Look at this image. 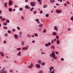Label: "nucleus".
Listing matches in <instances>:
<instances>
[{"mask_svg":"<svg viewBox=\"0 0 73 73\" xmlns=\"http://www.w3.org/2000/svg\"><path fill=\"white\" fill-rule=\"evenodd\" d=\"M36 3L34 2H31L30 3V5L32 6V7H34L35 6Z\"/></svg>","mask_w":73,"mask_h":73,"instance_id":"obj_1","label":"nucleus"},{"mask_svg":"<svg viewBox=\"0 0 73 73\" xmlns=\"http://www.w3.org/2000/svg\"><path fill=\"white\" fill-rule=\"evenodd\" d=\"M55 52H52V54H50V57H51V58H53V56H55Z\"/></svg>","mask_w":73,"mask_h":73,"instance_id":"obj_2","label":"nucleus"},{"mask_svg":"<svg viewBox=\"0 0 73 73\" xmlns=\"http://www.w3.org/2000/svg\"><path fill=\"white\" fill-rule=\"evenodd\" d=\"M56 13H57L58 14H60V13H61L62 12V11H61V10H59L58 9H57L56 10Z\"/></svg>","mask_w":73,"mask_h":73,"instance_id":"obj_3","label":"nucleus"},{"mask_svg":"<svg viewBox=\"0 0 73 73\" xmlns=\"http://www.w3.org/2000/svg\"><path fill=\"white\" fill-rule=\"evenodd\" d=\"M0 73H7V71L4 70H1Z\"/></svg>","mask_w":73,"mask_h":73,"instance_id":"obj_4","label":"nucleus"},{"mask_svg":"<svg viewBox=\"0 0 73 73\" xmlns=\"http://www.w3.org/2000/svg\"><path fill=\"white\" fill-rule=\"evenodd\" d=\"M33 67V64L32 63H31V65L28 66V68L29 69H32Z\"/></svg>","mask_w":73,"mask_h":73,"instance_id":"obj_5","label":"nucleus"},{"mask_svg":"<svg viewBox=\"0 0 73 73\" xmlns=\"http://www.w3.org/2000/svg\"><path fill=\"white\" fill-rule=\"evenodd\" d=\"M12 1L11 0H10L9 3V5H10V6H11V5H12Z\"/></svg>","mask_w":73,"mask_h":73,"instance_id":"obj_6","label":"nucleus"},{"mask_svg":"<svg viewBox=\"0 0 73 73\" xmlns=\"http://www.w3.org/2000/svg\"><path fill=\"white\" fill-rule=\"evenodd\" d=\"M14 37L15 39H18L19 38V36L16 34H15L14 35Z\"/></svg>","mask_w":73,"mask_h":73,"instance_id":"obj_7","label":"nucleus"},{"mask_svg":"<svg viewBox=\"0 0 73 73\" xmlns=\"http://www.w3.org/2000/svg\"><path fill=\"white\" fill-rule=\"evenodd\" d=\"M53 69H54V67L53 66H51V67H50L49 68V69H50V72H52V70H53Z\"/></svg>","mask_w":73,"mask_h":73,"instance_id":"obj_8","label":"nucleus"},{"mask_svg":"<svg viewBox=\"0 0 73 73\" xmlns=\"http://www.w3.org/2000/svg\"><path fill=\"white\" fill-rule=\"evenodd\" d=\"M36 68H40V64H36Z\"/></svg>","mask_w":73,"mask_h":73,"instance_id":"obj_9","label":"nucleus"},{"mask_svg":"<svg viewBox=\"0 0 73 73\" xmlns=\"http://www.w3.org/2000/svg\"><path fill=\"white\" fill-rule=\"evenodd\" d=\"M23 50H28V48L27 47H25L23 48Z\"/></svg>","mask_w":73,"mask_h":73,"instance_id":"obj_10","label":"nucleus"},{"mask_svg":"<svg viewBox=\"0 0 73 73\" xmlns=\"http://www.w3.org/2000/svg\"><path fill=\"white\" fill-rule=\"evenodd\" d=\"M19 36L20 38H21V36H22V32H19Z\"/></svg>","mask_w":73,"mask_h":73,"instance_id":"obj_11","label":"nucleus"},{"mask_svg":"<svg viewBox=\"0 0 73 73\" xmlns=\"http://www.w3.org/2000/svg\"><path fill=\"white\" fill-rule=\"evenodd\" d=\"M25 8L26 9H30V7L28 5H27L25 6Z\"/></svg>","mask_w":73,"mask_h":73,"instance_id":"obj_12","label":"nucleus"},{"mask_svg":"<svg viewBox=\"0 0 73 73\" xmlns=\"http://www.w3.org/2000/svg\"><path fill=\"white\" fill-rule=\"evenodd\" d=\"M54 30H55V31H56L57 32L58 31V29H57V27L56 26H54Z\"/></svg>","mask_w":73,"mask_h":73,"instance_id":"obj_13","label":"nucleus"},{"mask_svg":"<svg viewBox=\"0 0 73 73\" xmlns=\"http://www.w3.org/2000/svg\"><path fill=\"white\" fill-rule=\"evenodd\" d=\"M35 21L38 22V24H40V21H39V19H36Z\"/></svg>","mask_w":73,"mask_h":73,"instance_id":"obj_14","label":"nucleus"},{"mask_svg":"<svg viewBox=\"0 0 73 73\" xmlns=\"http://www.w3.org/2000/svg\"><path fill=\"white\" fill-rule=\"evenodd\" d=\"M17 55L18 56H20L21 55V52H19L17 53Z\"/></svg>","mask_w":73,"mask_h":73,"instance_id":"obj_15","label":"nucleus"},{"mask_svg":"<svg viewBox=\"0 0 73 73\" xmlns=\"http://www.w3.org/2000/svg\"><path fill=\"white\" fill-rule=\"evenodd\" d=\"M55 1L54 0H50V2L51 3H54Z\"/></svg>","mask_w":73,"mask_h":73,"instance_id":"obj_16","label":"nucleus"},{"mask_svg":"<svg viewBox=\"0 0 73 73\" xmlns=\"http://www.w3.org/2000/svg\"><path fill=\"white\" fill-rule=\"evenodd\" d=\"M52 58H53V59H54V60L57 59V57L56 56H53L52 57Z\"/></svg>","mask_w":73,"mask_h":73,"instance_id":"obj_17","label":"nucleus"},{"mask_svg":"<svg viewBox=\"0 0 73 73\" xmlns=\"http://www.w3.org/2000/svg\"><path fill=\"white\" fill-rule=\"evenodd\" d=\"M4 5H5V7H7V3L5 2L4 3Z\"/></svg>","mask_w":73,"mask_h":73,"instance_id":"obj_18","label":"nucleus"},{"mask_svg":"<svg viewBox=\"0 0 73 73\" xmlns=\"http://www.w3.org/2000/svg\"><path fill=\"white\" fill-rule=\"evenodd\" d=\"M9 12H12V9L11 8H9Z\"/></svg>","mask_w":73,"mask_h":73,"instance_id":"obj_19","label":"nucleus"},{"mask_svg":"<svg viewBox=\"0 0 73 73\" xmlns=\"http://www.w3.org/2000/svg\"><path fill=\"white\" fill-rule=\"evenodd\" d=\"M38 26L40 28H42V24L39 25Z\"/></svg>","mask_w":73,"mask_h":73,"instance_id":"obj_20","label":"nucleus"},{"mask_svg":"<svg viewBox=\"0 0 73 73\" xmlns=\"http://www.w3.org/2000/svg\"><path fill=\"white\" fill-rule=\"evenodd\" d=\"M53 34L54 36H56V35H57V33H56V32H53Z\"/></svg>","mask_w":73,"mask_h":73,"instance_id":"obj_21","label":"nucleus"},{"mask_svg":"<svg viewBox=\"0 0 73 73\" xmlns=\"http://www.w3.org/2000/svg\"><path fill=\"white\" fill-rule=\"evenodd\" d=\"M57 44H60V41L58 40H57L56 41Z\"/></svg>","mask_w":73,"mask_h":73,"instance_id":"obj_22","label":"nucleus"},{"mask_svg":"<svg viewBox=\"0 0 73 73\" xmlns=\"http://www.w3.org/2000/svg\"><path fill=\"white\" fill-rule=\"evenodd\" d=\"M27 37H29V38H31V35H27Z\"/></svg>","mask_w":73,"mask_h":73,"instance_id":"obj_23","label":"nucleus"},{"mask_svg":"<svg viewBox=\"0 0 73 73\" xmlns=\"http://www.w3.org/2000/svg\"><path fill=\"white\" fill-rule=\"evenodd\" d=\"M47 7V5H45L43 6V8H46V7Z\"/></svg>","mask_w":73,"mask_h":73,"instance_id":"obj_24","label":"nucleus"},{"mask_svg":"<svg viewBox=\"0 0 73 73\" xmlns=\"http://www.w3.org/2000/svg\"><path fill=\"white\" fill-rule=\"evenodd\" d=\"M37 0L39 3H40V4H41V0Z\"/></svg>","mask_w":73,"mask_h":73,"instance_id":"obj_25","label":"nucleus"},{"mask_svg":"<svg viewBox=\"0 0 73 73\" xmlns=\"http://www.w3.org/2000/svg\"><path fill=\"white\" fill-rule=\"evenodd\" d=\"M46 29H45L43 31V33H46Z\"/></svg>","mask_w":73,"mask_h":73,"instance_id":"obj_26","label":"nucleus"},{"mask_svg":"<svg viewBox=\"0 0 73 73\" xmlns=\"http://www.w3.org/2000/svg\"><path fill=\"white\" fill-rule=\"evenodd\" d=\"M7 22H6L5 23H3V25H7Z\"/></svg>","mask_w":73,"mask_h":73,"instance_id":"obj_27","label":"nucleus"},{"mask_svg":"<svg viewBox=\"0 0 73 73\" xmlns=\"http://www.w3.org/2000/svg\"><path fill=\"white\" fill-rule=\"evenodd\" d=\"M38 63L40 64L41 63V61L40 60H39L38 61Z\"/></svg>","mask_w":73,"mask_h":73,"instance_id":"obj_28","label":"nucleus"},{"mask_svg":"<svg viewBox=\"0 0 73 73\" xmlns=\"http://www.w3.org/2000/svg\"><path fill=\"white\" fill-rule=\"evenodd\" d=\"M21 44L22 45H24V42H23V41L22 42Z\"/></svg>","mask_w":73,"mask_h":73,"instance_id":"obj_29","label":"nucleus"},{"mask_svg":"<svg viewBox=\"0 0 73 73\" xmlns=\"http://www.w3.org/2000/svg\"><path fill=\"white\" fill-rule=\"evenodd\" d=\"M3 29H8V27H3Z\"/></svg>","mask_w":73,"mask_h":73,"instance_id":"obj_30","label":"nucleus"},{"mask_svg":"<svg viewBox=\"0 0 73 73\" xmlns=\"http://www.w3.org/2000/svg\"><path fill=\"white\" fill-rule=\"evenodd\" d=\"M38 73H43V71L41 70L40 71L38 72Z\"/></svg>","mask_w":73,"mask_h":73,"instance_id":"obj_31","label":"nucleus"},{"mask_svg":"<svg viewBox=\"0 0 73 73\" xmlns=\"http://www.w3.org/2000/svg\"><path fill=\"white\" fill-rule=\"evenodd\" d=\"M41 65H45V63L44 62H42L41 63Z\"/></svg>","mask_w":73,"mask_h":73,"instance_id":"obj_32","label":"nucleus"},{"mask_svg":"<svg viewBox=\"0 0 73 73\" xmlns=\"http://www.w3.org/2000/svg\"><path fill=\"white\" fill-rule=\"evenodd\" d=\"M5 37H7V36H8V35L7 33H6L5 34Z\"/></svg>","mask_w":73,"mask_h":73,"instance_id":"obj_33","label":"nucleus"},{"mask_svg":"<svg viewBox=\"0 0 73 73\" xmlns=\"http://www.w3.org/2000/svg\"><path fill=\"white\" fill-rule=\"evenodd\" d=\"M34 9V8L33 7H32L31 8V9H30L31 11H33V10Z\"/></svg>","mask_w":73,"mask_h":73,"instance_id":"obj_34","label":"nucleus"},{"mask_svg":"<svg viewBox=\"0 0 73 73\" xmlns=\"http://www.w3.org/2000/svg\"><path fill=\"white\" fill-rule=\"evenodd\" d=\"M55 70H53V71L51 72V73H54V72H55Z\"/></svg>","mask_w":73,"mask_h":73,"instance_id":"obj_35","label":"nucleus"},{"mask_svg":"<svg viewBox=\"0 0 73 73\" xmlns=\"http://www.w3.org/2000/svg\"><path fill=\"white\" fill-rule=\"evenodd\" d=\"M21 50V48H17V50Z\"/></svg>","mask_w":73,"mask_h":73,"instance_id":"obj_36","label":"nucleus"},{"mask_svg":"<svg viewBox=\"0 0 73 73\" xmlns=\"http://www.w3.org/2000/svg\"><path fill=\"white\" fill-rule=\"evenodd\" d=\"M34 35H35V36H38V35L37 33H35Z\"/></svg>","mask_w":73,"mask_h":73,"instance_id":"obj_37","label":"nucleus"},{"mask_svg":"<svg viewBox=\"0 0 73 73\" xmlns=\"http://www.w3.org/2000/svg\"><path fill=\"white\" fill-rule=\"evenodd\" d=\"M41 28H39V29H38V31H41Z\"/></svg>","mask_w":73,"mask_h":73,"instance_id":"obj_38","label":"nucleus"},{"mask_svg":"<svg viewBox=\"0 0 73 73\" xmlns=\"http://www.w3.org/2000/svg\"><path fill=\"white\" fill-rule=\"evenodd\" d=\"M51 48H53V49H55V47H54V46H51Z\"/></svg>","mask_w":73,"mask_h":73,"instance_id":"obj_39","label":"nucleus"},{"mask_svg":"<svg viewBox=\"0 0 73 73\" xmlns=\"http://www.w3.org/2000/svg\"><path fill=\"white\" fill-rule=\"evenodd\" d=\"M56 38L57 39H58V38H59V36H58V35H57L56 36Z\"/></svg>","mask_w":73,"mask_h":73,"instance_id":"obj_40","label":"nucleus"},{"mask_svg":"<svg viewBox=\"0 0 73 73\" xmlns=\"http://www.w3.org/2000/svg\"><path fill=\"white\" fill-rule=\"evenodd\" d=\"M34 12V14H35V13H37V11H33Z\"/></svg>","mask_w":73,"mask_h":73,"instance_id":"obj_41","label":"nucleus"},{"mask_svg":"<svg viewBox=\"0 0 73 73\" xmlns=\"http://www.w3.org/2000/svg\"><path fill=\"white\" fill-rule=\"evenodd\" d=\"M17 29H18V30H20V28L19 27H17Z\"/></svg>","mask_w":73,"mask_h":73,"instance_id":"obj_42","label":"nucleus"},{"mask_svg":"<svg viewBox=\"0 0 73 73\" xmlns=\"http://www.w3.org/2000/svg\"><path fill=\"white\" fill-rule=\"evenodd\" d=\"M56 40H57V39L55 38L53 40V41H54V42H55Z\"/></svg>","mask_w":73,"mask_h":73,"instance_id":"obj_43","label":"nucleus"},{"mask_svg":"<svg viewBox=\"0 0 73 73\" xmlns=\"http://www.w3.org/2000/svg\"><path fill=\"white\" fill-rule=\"evenodd\" d=\"M8 32L9 33H11V31L10 30H9L8 31Z\"/></svg>","mask_w":73,"mask_h":73,"instance_id":"obj_44","label":"nucleus"},{"mask_svg":"<svg viewBox=\"0 0 73 73\" xmlns=\"http://www.w3.org/2000/svg\"><path fill=\"white\" fill-rule=\"evenodd\" d=\"M46 17H49V15L48 14H46Z\"/></svg>","mask_w":73,"mask_h":73,"instance_id":"obj_45","label":"nucleus"},{"mask_svg":"<svg viewBox=\"0 0 73 73\" xmlns=\"http://www.w3.org/2000/svg\"><path fill=\"white\" fill-rule=\"evenodd\" d=\"M45 46H49V45H48V44H45Z\"/></svg>","mask_w":73,"mask_h":73,"instance_id":"obj_46","label":"nucleus"},{"mask_svg":"<svg viewBox=\"0 0 73 73\" xmlns=\"http://www.w3.org/2000/svg\"><path fill=\"white\" fill-rule=\"evenodd\" d=\"M6 21L8 23H9V20H7Z\"/></svg>","mask_w":73,"mask_h":73,"instance_id":"obj_47","label":"nucleus"},{"mask_svg":"<svg viewBox=\"0 0 73 73\" xmlns=\"http://www.w3.org/2000/svg\"><path fill=\"white\" fill-rule=\"evenodd\" d=\"M71 20H72V21H73V16L71 18Z\"/></svg>","mask_w":73,"mask_h":73,"instance_id":"obj_48","label":"nucleus"},{"mask_svg":"<svg viewBox=\"0 0 73 73\" xmlns=\"http://www.w3.org/2000/svg\"><path fill=\"white\" fill-rule=\"evenodd\" d=\"M40 13H43V12H42V11L41 10L40 12Z\"/></svg>","mask_w":73,"mask_h":73,"instance_id":"obj_49","label":"nucleus"},{"mask_svg":"<svg viewBox=\"0 0 73 73\" xmlns=\"http://www.w3.org/2000/svg\"><path fill=\"white\" fill-rule=\"evenodd\" d=\"M53 42H54V41H53V39H52L51 41V44H53Z\"/></svg>","mask_w":73,"mask_h":73,"instance_id":"obj_50","label":"nucleus"},{"mask_svg":"<svg viewBox=\"0 0 73 73\" xmlns=\"http://www.w3.org/2000/svg\"><path fill=\"white\" fill-rule=\"evenodd\" d=\"M6 19H5V18H3L2 19V21H5Z\"/></svg>","mask_w":73,"mask_h":73,"instance_id":"obj_51","label":"nucleus"},{"mask_svg":"<svg viewBox=\"0 0 73 73\" xmlns=\"http://www.w3.org/2000/svg\"><path fill=\"white\" fill-rule=\"evenodd\" d=\"M55 53H56L57 54H59V53L57 51H56L55 52Z\"/></svg>","mask_w":73,"mask_h":73,"instance_id":"obj_52","label":"nucleus"},{"mask_svg":"<svg viewBox=\"0 0 73 73\" xmlns=\"http://www.w3.org/2000/svg\"><path fill=\"white\" fill-rule=\"evenodd\" d=\"M19 10L20 11H23V8H21L19 9Z\"/></svg>","mask_w":73,"mask_h":73,"instance_id":"obj_53","label":"nucleus"},{"mask_svg":"<svg viewBox=\"0 0 73 73\" xmlns=\"http://www.w3.org/2000/svg\"><path fill=\"white\" fill-rule=\"evenodd\" d=\"M48 44L49 45H51V43H50V42H49L48 43Z\"/></svg>","mask_w":73,"mask_h":73,"instance_id":"obj_54","label":"nucleus"},{"mask_svg":"<svg viewBox=\"0 0 73 73\" xmlns=\"http://www.w3.org/2000/svg\"><path fill=\"white\" fill-rule=\"evenodd\" d=\"M3 54H4V53L3 52H0V54H1V55Z\"/></svg>","mask_w":73,"mask_h":73,"instance_id":"obj_55","label":"nucleus"},{"mask_svg":"<svg viewBox=\"0 0 73 73\" xmlns=\"http://www.w3.org/2000/svg\"><path fill=\"white\" fill-rule=\"evenodd\" d=\"M66 5H67V4L66 3H64V6H65V7H66Z\"/></svg>","mask_w":73,"mask_h":73,"instance_id":"obj_56","label":"nucleus"},{"mask_svg":"<svg viewBox=\"0 0 73 73\" xmlns=\"http://www.w3.org/2000/svg\"><path fill=\"white\" fill-rule=\"evenodd\" d=\"M12 31L13 32H15V30L14 29H12Z\"/></svg>","mask_w":73,"mask_h":73,"instance_id":"obj_57","label":"nucleus"},{"mask_svg":"<svg viewBox=\"0 0 73 73\" xmlns=\"http://www.w3.org/2000/svg\"><path fill=\"white\" fill-rule=\"evenodd\" d=\"M61 61H64V58H61Z\"/></svg>","mask_w":73,"mask_h":73,"instance_id":"obj_58","label":"nucleus"},{"mask_svg":"<svg viewBox=\"0 0 73 73\" xmlns=\"http://www.w3.org/2000/svg\"><path fill=\"white\" fill-rule=\"evenodd\" d=\"M66 3L68 4H70V3H69V2L68 1H67Z\"/></svg>","mask_w":73,"mask_h":73,"instance_id":"obj_59","label":"nucleus"},{"mask_svg":"<svg viewBox=\"0 0 73 73\" xmlns=\"http://www.w3.org/2000/svg\"><path fill=\"white\" fill-rule=\"evenodd\" d=\"M35 40H33L32 41V42H33V43H35Z\"/></svg>","mask_w":73,"mask_h":73,"instance_id":"obj_60","label":"nucleus"},{"mask_svg":"<svg viewBox=\"0 0 73 73\" xmlns=\"http://www.w3.org/2000/svg\"><path fill=\"white\" fill-rule=\"evenodd\" d=\"M41 54H45V53H44L42 52H41Z\"/></svg>","mask_w":73,"mask_h":73,"instance_id":"obj_61","label":"nucleus"},{"mask_svg":"<svg viewBox=\"0 0 73 73\" xmlns=\"http://www.w3.org/2000/svg\"><path fill=\"white\" fill-rule=\"evenodd\" d=\"M21 19H24V17L22 16Z\"/></svg>","mask_w":73,"mask_h":73,"instance_id":"obj_62","label":"nucleus"},{"mask_svg":"<svg viewBox=\"0 0 73 73\" xmlns=\"http://www.w3.org/2000/svg\"><path fill=\"white\" fill-rule=\"evenodd\" d=\"M3 42L4 44H5V43L6 42V41L5 40Z\"/></svg>","mask_w":73,"mask_h":73,"instance_id":"obj_63","label":"nucleus"},{"mask_svg":"<svg viewBox=\"0 0 73 73\" xmlns=\"http://www.w3.org/2000/svg\"><path fill=\"white\" fill-rule=\"evenodd\" d=\"M56 5H60V4H58L57 3H56Z\"/></svg>","mask_w":73,"mask_h":73,"instance_id":"obj_64","label":"nucleus"}]
</instances>
